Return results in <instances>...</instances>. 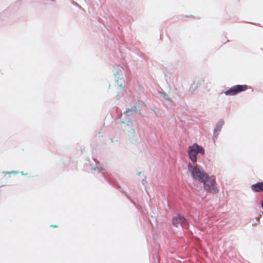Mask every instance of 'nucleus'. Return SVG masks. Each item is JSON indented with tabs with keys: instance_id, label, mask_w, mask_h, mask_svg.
<instances>
[{
	"instance_id": "obj_13",
	"label": "nucleus",
	"mask_w": 263,
	"mask_h": 263,
	"mask_svg": "<svg viewBox=\"0 0 263 263\" xmlns=\"http://www.w3.org/2000/svg\"><path fill=\"white\" fill-rule=\"evenodd\" d=\"M130 111H132L131 110H127L126 112V115H127V116H130L131 114L130 113Z\"/></svg>"
},
{
	"instance_id": "obj_6",
	"label": "nucleus",
	"mask_w": 263,
	"mask_h": 263,
	"mask_svg": "<svg viewBox=\"0 0 263 263\" xmlns=\"http://www.w3.org/2000/svg\"><path fill=\"white\" fill-rule=\"evenodd\" d=\"M172 223L176 227L180 226L182 228H184L187 226L188 222L186 219L180 215H177L173 219Z\"/></svg>"
},
{
	"instance_id": "obj_7",
	"label": "nucleus",
	"mask_w": 263,
	"mask_h": 263,
	"mask_svg": "<svg viewBox=\"0 0 263 263\" xmlns=\"http://www.w3.org/2000/svg\"><path fill=\"white\" fill-rule=\"evenodd\" d=\"M122 127L129 136H133L135 132L133 123L131 121L129 120L126 123L123 122Z\"/></svg>"
},
{
	"instance_id": "obj_5",
	"label": "nucleus",
	"mask_w": 263,
	"mask_h": 263,
	"mask_svg": "<svg viewBox=\"0 0 263 263\" xmlns=\"http://www.w3.org/2000/svg\"><path fill=\"white\" fill-rule=\"evenodd\" d=\"M248 87V86L247 85H236L232 86L229 90L225 91L224 93L227 96H235L239 93L246 90Z\"/></svg>"
},
{
	"instance_id": "obj_10",
	"label": "nucleus",
	"mask_w": 263,
	"mask_h": 263,
	"mask_svg": "<svg viewBox=\"0 0 263 263\" xmlns=\"http://www.w3.org/2000/svg\"><path fill=\"white\" fill-rule=\"evenodd\" d=\"M93 161L95 165H96V166H92L91 167V169L94 171H97L98 172H101L100 170H101V167L100 166V163L96 159H93Z\"/></svg>"
},
{
	"instance_id": "obj_14",
	"label": "nucleus",
	"mask_w": 263,
	"mask_h": 263,
	"mask_svg": "<svg viewBox=\"0 0 263 263\" xmlns=\"http://www.w3.org/2000/svg\"><path fill=\"white\" fill-rule=\"evenodd\" d=\"M21 175H28V174H27V173L25 174V173H24V172H21Z\"/></svg>"
},
{
	"instance_id": "obj_12",
	"label": "nucleus",
	"mask_w": 263,
	"mask_h": 263,
	"mask_svg": "<svg viewBox=\"0 0 263 263\" xmlns=\"http://www.w3.org/2000/svg\"><path fill=\"white\" fill-rule=\"evenodd\" d=\"M159 93L161 94V97H163V98L164 99H165V100H167V101L170 100V99L167 97V96L165 93V92H164L163 91H162V92L160 91Z\"/></svg>"
},
{
	"instance_id": "obj_4",
	"label": "nucleus",
	"mask_w": 263,
	"mask_h": 263,
	"mask_svg": "<svg viewBox=\"0 0 263 263\" xmlns=\"http://www.w3.org/2000/svg\"><path fill=\"white\" fill-rule=\"evenodd\" d=\"M205 151L203 147L196 143L189 146L187 148V155L190 163H197V156L200 154L201 156L204 154Z\"/></svg>"
},
{
	"instance_id": "obj_1",
	"label": "nucleus",
	"mask_w": 263,
	"mask_h": 263,
	"mask_svg": "<svg viewBox=\"0 0 263 263\" xmlns=\"http://www.w3.org/2000/svg\"><path fill=\"white\" fill-rule=\"evenodd\" d=\"M112 72L119 88L117 98L120 100L122 96L126 93L124 88L126 85L128 69L124 64L115 65L113 67Z\"/></svg>"
},
{
	"instance_id": "obj_8",
	"label": "nucleus",
	"mask_w": 263,
	"mask_h": 263,
	"mask_svg": "<svg viewBox=\"0 0 263 263\" xmlns=\"http://www.w3.org/2000/svg\"><path fill=\"white\" fill-rule=\"evenodd\" d=\"M224 124L223 120H219L216 124L215 129L213 131V137L214 140L217 139L221 129Z\"/></svg>"
},
{
	"instance_id": "obj_15",
	"label": "nucleus",
	"mask_w": 263,
	"mask_h": 263,
	"mask_svg": "<svg viewBox=\"0 0 263 263\" xmlns=\"http://www.w3.org/2000/svg\"><path fill=\"white\" fill-rule=\"evenodd\" d=\"M197 86H196V87H195L193 91H192V93H193V92H194V91L195 89H197Z\"/></svg>"
},
{
	"instance_id": "obj_16",
	"label": "nucleus",
	"mask_w": 263,
	"mask_h": 263,
	"mask_svg": "<svg viewBox=\"0 0 263 263\" xmlns=\"http://www.w3.org/2000/svg\"><path fill=\"white\" fill-rule=\"evenodd\" d=\"M261 205L262 208L263 209V200L261 202Z\"/></svg>"
},
{
	"instance_id": "obj_11",
	"label": "nucleus",
	"mask_w": 263,
	"mask_h": 263,
	"mask_svg": "<svg viewBox=\"0 0 263 263\" xmlns=\"http://www.w3.org/2000/svg\"><path fill=\"white\" fill-rule=\"evenodd\" d=\"M18 173L17 171H12L11 172H3V174L5 176H7L8 175V177H10V175L11 174L13 175H16Z\"/></svg>"
},
{
	"instance_id": "obj_3",
	"label": "nucleus",
	"mask_w": 263,
	"mask_h": 263,
	"mask_svg": "<svg viewBox=\"0 0 263 263\" xmlns=\"http://www.w3.org/2000/svg\"><path fill=\"white\" fill-rule=\"evenodd\" d=\"M205 176L206 177L200 181L203 183L204 190L211 194H217L219 190L216 186L215 177L213 175L209 176L208 174Z\"/></svg>"
},
{
	"instance_id": "obj_2",
	"label": "nucleus",
	"mask_w": 263,
	"mask_h": 263,
	"mask_svg": "<svg viewBox=\"0 0 263 263\" xmlns=\"http://www.w3.org/2000/svg\"><path fill=\"white\" fill-rule=\"evenodd\" d=\"M187 167L188 172L193 180L200 182L206 177L207 173L197 163H188Z\"/></svg>"
},
{
	"instance_id": "obj_9",
	"label": "nucleus",
	"mask_w": 263,
	"mask_h": 263,
	"mask_svg": "<svg viewBox=\"0 0 263 263\" xmlns=\"http://www.w3.org/2000/svg\"><path fill=\"white\" fill-rule=\"evenodd\" d=\"M251 190L255 192H260L263 191V182H258L253 184L251 186Z\"/></svg>"
}]
</instances>
